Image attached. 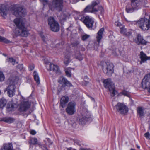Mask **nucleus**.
<instances>
[{
  "label": "nucleus",
  "instance_id": "obj_1",
  "mask_svg": "<svg viewBox=\"0 0 150 150\" xmlns=\"http://www.w3.org/2000/svg\"><path fill=\"white\" fill-rule=\"evenodd\" d=\"M14 22L17 27L16 29L17 34L23 37L28 36V31L26 28L24 26V24L21 22L20 18H17L15 19Z\"/></svg>",
  "mask_w": 150,
  "mask_h": 150
},
{
  "label": "nucleus",
  "instance_id": "obj_2",
  "mask_svg": "<svg viewBox=\"0 0 150 150\" xmlns=\"http://www.w3.org/2000/svg\"><path fill=\"white\" fill-rule=\"evenodd\" d=\"M18 80V78L15 77L13 79L12 77H10L8 80L9 85L5 89L4 91H7L8 96L10 97H12L15 95L16 88L15 85L17 83Z\"/></svg>",
  "mask_w": 150,
  "mask_h": 150
},
{
  "label": "nucleus",
  "instance_id": "obj_3",
  "mask_svg": "<svg viewBox=\"0 0 150 150\" xmlns=\"http://www.w3.org/2000/svg\"><path fill=\"white\" fill-rule=\"evenodd\" d=\"M137 24L143 30H148L150 28V15L149 19L145 18H141L137 21Z\"/></svg>",
  "mask_w": 150,
  "mask_h": 150
},
{
  "label": "nucleus",
  "instance_id": "obj_4",
  "mask_svg": "<svg viewBox=\"0 0 150 150\" xmlns=\"http://www.w3.org/2000/svg\"><path fill=\"white\" fill-rule=\"evenodd\" d=\"M63 3V0H53L51 4L49 5V7L52 11L56 10L60 11L62 10Z\"/></svg>",
  "mask_w": 150,
  "mask_h": 150
},
{
  "label": "nucleus",
  "instance_id": "obj_5",
  "mask_svg": "<svg viewBox=\"0 0 150 150\" xmlns=\"http://www.w3.org/2000/svg\"><path fill=\"white\" fill-rule=\"evenodd\" d=\"M104 86L105 88L108 89L110 92V95L114 96L115 95L116 91L115 90V87L113 83L110 79H108L103 81Z\"/></svg>",
  "mask_w": 150,
  "mask_h": 150
},
{
  "label": "nucleus",
  "instance_id": "obj_6",
  "mask_svg": "<svg viewBox=\"0 0 150 150\" xmlns=\"http://www.w3.org/2000/svg\"><path fill=\"white\" fill-rule=\"evenodd\" d=\"M48 23L50 30L54 32H57L59 30V26L58 22L53 17H50L48 19Z\"/></svg>",
  "mask_w": 150,
  "mask_h": 150
},
{
  "label": "nucleus",
  "instance_id": "obj_7",
  "mask_svg": "<svg viewBox=\"0 0 150 150\" xmlns=\"http://www.w3.org/2000/svg\"><path fill=\"white\" fill-rule=\"evenodd\" d=\"M114 66L111 63H105L103 66L104 72L107 75L110 76L114 73Z\"/></svg>",
  "mask_w": 150,
  "mask_h": 150
},
{
  "label": "nucleus",
  "instance_id": "obj_8",
  "mask_svg": "<svg viewBox=\"0 0 150 150\" xmlns=\"http://www.w3.org/2000/svg\"><path fill=\"white\" fill-rule=\"evenodd\" d=\"M83 112L82 113V117L79 119V123L82 125L84 124L85 122L88 121L91 117L90 113L86 109H83Z\"/></svg>",
  "mask_w": 150,
  "mask_h": 150
},
{
  "label": "nucleus",
  "instance_id": "obj_9",
  "mask_svg": "<svg viewBox=\"0 0 150 150\" xmlns=\"http://www.w3.org/2000/svg\"><path fill=\"white\" fill-rule=\"evenodd\" d=\"M117 111L122 114L126 113L128 111V108L123 103H118L115 106Z\"/></svg>",
  "mask_w": 150,
  "mask_h": 150
},
{
  "label": "nucleus",
  "instance_id": "obj_10",
  "mask_svg": "<svg viewBox=\"0 0 150 150\" xmlns=\"http://www.w3.org/2000/svg\"><path fill=\"white\" fill-rule=\"evenodd\" d=\"M25 9L21 7L15 8H14L13 14L16 16H23L26 13Z\"/></svg>",
  "mask_w": 150,
  "mask_h": 150
},
{
  "label": "nucleus",
  "instance_id": "obj_11",
  "mask_svg": "<svg viewBox=\"0 0 150 150\" xmlns=\"http://www.w3.org/2000/svg\"><path fill=\"white\" fill-rule=\"evenodd\" d=\"M76 105L74 102H69L66 109L67 113L69 115H72L75 112V106Z\"/></svg>",
  "mask_w": 150,
  "mask_h": 150
},
{
  "label": "nucleus",
  "instance_id": "obj_12",
  "mask_svg": "<svg viewBox=\"0 0 150 150\" xmlns=\"http://www.w3.org/2000/svg\"><path fill=\"white\" fill-rule=\"evenodd\" d=\"M142 87L146 89L150 86V74L146 75L142 80Z\"/></svg>",
  "mask_w": 150,
  "mask_h": 150
},
{
  "label": "nucleus",
  "instance_id": "obj_13",
  "mask_svg": "<svg viewBox=\"0 0 150 150\" xmlns=\"http://www.w3.org/2000/svg\"><path fill=\"white\" fill-rule=\"evenodd\" d=\"M83 22L88 28H91L93 27L94 21L93 18L87 16L84 18Z\"/></svg>",
  "mask_w": 150,
  "mask_h": 150
},
{
  "label": "nucleus",
  "instance_id": "obj_14",
  "mask_svg": "<svg viewBox=\"0 0 150 150\" xmlns=\"http://www.w3.org/2000/svg\"><path fill=\"white\" fill-rule=\"evenodd\" d=\"M30 106V103L28 101H24L21 102L19 107L21 111H25L28 109Z\"/></svg>",
  "mask_w": 150,
  "mask_h": 150
},
{
  "label": "nucleus",
  "instance_id": "obj_15",
  "mask_svg": "<svg viewBox=\"0 0 150 150\" xmlns=\"http://www.w3.org/2000/svg\"><path fill=\"white\" fill-rule=\"evenodd\" d=\"M58 82L62 84L63 86H72L71 83L67 79L63 77H60L58 80Z\"/></svg>",
  "mask_w": 150,
  "mask_h": 150
},
{
  "label": "nucleus",
  "instance_id": "obj_16",
  "mask_svg": "<svg viewBox=\"0 0 150 150\" xmlns=\"http://www.w3.org/2000/svg\"><path fill=\"white\" fill-rule=\"evenodd\" d=\"M143 0H131L132 6L136 10L140 8L142 5Z\"/></svg>",
  "mask_w": 150,
  "mask_h": 150
},
{
  "label": "nucleus",
  "instance_id": "obj_17",
  "mask_svg": "<svg viewBox=\"0 0 150 150\" xmlns=\"http://www.w3.org/2000/svg\"><path fill=\"white\" fill-rule=\"evenodd\" d=\"M135 42L139 45H145L146 43V42L143 39V37L140 35L138 34L137 37L134 40Z\"/></svg>",
  "mask_w": 150,
  "mask_h": 150
},
{
  "label": "nucleus",
  "instance_id": "obj_18",
  "mask_svg": "<svg viewBox=\"0 0 150 150\" xmlns=\"http://www.w3.org/2000/svg\"><path fill=\"white\" fill-rule=\"evenodd\" d=\"M139 56L141 60L140 62L141 64H142V63H144L147 60L150 59V57L147 56L142 51L140 52Z\"/></svg>",
  "mask_w": 150,
  "mask_h": 150
},
{
  "label": "nucleus",
  "instance_id": "obj_19",
  "mask_svg": "<svg viewBox=\"0 0 150 150\" xmlns=\"http://www.w3.org/2000/svg\"><path fill=\"white\" fill-rule=\"evenodd\" d=\"M8 10V8L6 5L2 4L0 6L1 15L4 17L6 16Z\"/></svg>",
  "mask_w": 150,
  "mask_h": 150
},
{
  "label": "nucleus",
  "instance_id": "obj_20",
  "mask_svg": "<svg viewBox=\"0 0 150 150\" xmlns=\"http://www.w3.org/2000/svg\"><path fill=\"white\" fill-rule=\"evenodd\" d=\"M69 98L68 96H64L62 97L60 100V104L61 106L64 108L65 106V105L69 101Z\"/></svg>",
  "mask_w": 150,
  "mask_h": 150
},
{
  "label": "nucleus",
  "instance_id": "obj_21",
  "mask_svg": "<svg viewBox=\"0 0 150 150\" xmlns=\"http://www.w3.org/2000/svg\"><path fill=\"white\" fill-rule=\"evenodd\" d=\"M50 69L51 71H52L56 73H60V71L59 67L54 64H50Z\"/></svg>",
  "mask_w": 150,
  "mask_h": 150
},
{
  "label": "nucleus",
  "instance_id": "obj_22",
  "mask_svg": "<svg viewBox=\"0 0 150 150\" xmlns=\"http://www.w3.org/2000/svg\"><path fill=\"white\" fill-rule=\"evenodd\" d=\"M84 11L86 12H90L94 13L97 12L98 10L91 5H90L86 7L84 9Z\"/></svg>",
  "mask_w": 150,
  "mask_h": 150
},
{
  "label": "nucleus",
  "instance_id": "obj_23",
  "mask_svg": "<svg viewBox=\"0 0 150 150\" xmlns=\"http://www.w3.org/2000/svg\"><path fill=\"white\" fill-rule=\"evenodd\" d=\"M13 148L11 143L5 144L3 145L1 150H13Z\"/></svg>",
  "mask_w": 150,
  "mask_h": 150
},
{
  "label": "nucleus",
  "instance_id": "obj_24",
  "mask_svg": "<svg viewBox=\"0 0 150 150\" xmlns=\"http://www.w3.org/2000/svg\"><path fill=\"white\" fill-rule=\"evenodd\" d=\"M137 115L140 117H143L145 114V113L144 112V108L142 107L137 108Z\"/></svg>",
  "mask_w": 150,
  "mask_h": 150
},
{
  "label": "nucleus",
  "instance_id": "obj_25",
  "mask_svg": "<svg viewBox=\"0 0 150 150\" xmlns=\"http://www.w3.org/2000/svg\"><path fill=\"white\" fill-rule=\"evenodd\" d=\"M120 32L121 33L128 36L132 34V32L131 31L127 30L124 27L120 28Z\"/></svg>",
  "mask_w": 150,
  "mask_h": 150
},
{
  "label": "nucleus",
  "instance_id": "obj_26",
  "mask_svg": "<svg viewBox=\"0 0 150 150\" xmlns=\"http://www.w3.org/2000/svg\"><path fill=\"white\" fill-rule=\"evenodd\" d=\"M104 31L103 28L100 29L97 33L98 35L97 37V41L98 43H99L100 40L102 37V34L103 32Z\"/></svg>",
  "mask_w": 150,
  "mask_h": 150
},
{
  "label": "nucleus",
  "instance_id": "obj_27",
  "mask_svg": "<svg viewBox=\"0 0 150 150\" xmlns=\"http://www.w3.org/2000/svg\"><path fill=\"white\" fill-rule=\"evenodd\" d=\"M135 8H134L132 5V4H127L126 7V11L127 13H130L132 12L134 10H135Z\"/></svg>",
  "mask_w": 150,
  "mask_h": 150
},
{
  "label": "nucleus",
  "instance_id": "obj_28",
  "mask_svg": "<svg viewBox=\"0 0 150 150\" xmlns=\"http://www.w3.org/2000/svg\"><path fill=\"white\" fill-rule=\"evenodd\" d=\"M33 75L35 81L38 84L40 83V80L38 73L36 71H34L33 73Z\"/></svg>",
  "mask_w": 150,
  "mask_h": 150
},
{
  "label": "nucleus",
  "instance_id": "obj_29",
  "mask_svg": "<svg viewBox=\"0 0 150 150\" xmlns=\"http://www.w3.org/2000/svg\"><path fill=\"white\" fill-rule=\"evenodd\" d=\"M30 144L33 145H35L38 144V141L37 138H30L28 141Z\"/></svg>",
  "mask_w": 150,
  "mask_h": 150
},
{
  "label": "nucleus",
  "instance_id": "obj_30",
  "mask_svg": "<svg viewBox=\"0 0 150 150\" xmlns=\"http://www.w3.org/2000/svg\"><path fill=\"white\" fill-rule=\"evenodd\" d=\"M14 119L10 117H6L4 118L2 120L7 123H11L13 122Z\"/></svg>",
  "mask_w": 150,
  "mask_h": 150
},
{
  "label": "nucleus",
  "instance_id": "obj_31",
  "mask_svg": "<svg viewBox=\"0 0 150 150\" xmlns=\"http://www.w3.org/2000/svg\"><path fill=\"white\" fill-rule=\"evenodd\" d=\"M75 56L76 58L79 60H81L83 59L82 55L80 53L79 51H76L75 52Z\"/></svg>",
  "mask_w": 150,
  "mask_h": 150
},
{
  "label": "nucleus",
  "instance_id": "obj_32",
  "mask_svg": "<svg viewBox=\"0 0 150 150\" xmlns=\"http://www.w3.org/2000/svg\"><path fill=\"white\" fill-rule=\"evenodd\" d=\"M7 103L6 100L3 98L0 99V108L4 107Z\"/></svg>",
  "mask_w": 150,
  "mask_h": 150
},
{
  "label": "nucleus",
  "instance_id": "obj_33",
  "mask_svg": "<svg viewBox=\"0 0 150 150\" xmlns=\"http://www.w3.org/2000/svg\"><path fill=\"white\" fill-rule=\"evenodd\" d=\"M70 54L68 53L64 57V63L67 65L70 62Z\"/></svg>",
  "mask_w": 150,
  "mask_h": 150
},
{
  "label": "nucleus",
  "instance_id": "obj_34",
  "mask_svg": "<svg viewBox=\"0 0 150 150\" xmlns=\"http://www.w3.org/2000/svg\"><path fill=\"white\" fill-rule=\"evenodd\" d=\"M0 42L6 43H8L11 42L9 40L4 37L0 36Z\"/></svg>",
  "mask_w": 150,
  "mask_h": 150
},
{
  "label": "nucleus",
  "instance_id": "obj_35",
  "mask_svg": "<svg viewBox=\"0 0 150 150\" xmlns=\"http://www.w3.org/2000/svg\"><path fill=\"white\" fill-rule=\"evenodd\" d=\"M67 17L68 16L66 14L62 13L60 17V19L62 21H64Z\"/></svg>",
  "mask_w": 150,
  "mask_h": 150
},
{
  "label": "nucleus",
  "instance_id": "obj_36",
  "mask_svg": "<svg viewBox=\"0 0 150 150\" xmlns=\"http://www.w3.org/2000/svg\"><path fill=\"white\" fill-rule=\"evenodd\" d=\"M7 108L8 110L11 111L13 109V106L11 103H10L7 105Z\"/></svg>",
  "mask_w": 150,
  "mask_h": 150
},
{
  "label": "nucleus",
  "instance_id": "obj_37",
  "mask_svg": "<svg viewBox=\"0 0 150 150\" xmlns=\"http://www.w3.org/2000/svg\"><path fill=\"white\" fill-rule=\"evenodd\" d=\"M7 61L12 63L13 65H14L15 63V60L13 58H9L7 59Z\"/></svg>",
  "mask_w": 150,
  "mask_h": 150
},
{
  "label": "nucleus",
  "instance_id": "obj_38",
  "mask_svg": "<svg viewBox=\"0 0 150 150\" xmlns=\"http://www.w3.org/2000/svg\"><path fill=\"white\" fill-rule=\"evenodd\" d=\"M4 76L3 73L0 71V82L4 81Z\"/></svg>",
  "mask_w": 150,
  "mask_h": 150
},
{
  "label": "nucleus",
  "instance_id": "obj_39",
  "mask_svg": "<svg viewBox=\"0 0 150 150\" xmlns=\"http://www.w3.org/2000/svg\"><path fill=\"white\" fill-rule=\"evenodd\" d=\"M121 93L124 95L126 96L127 97H129V92L125 90L123 91Z\"/></svg>",
  "mask_w": 150,
  "mask_h": 150
},
{
  "label": "nucleus",
  "instance_id": "obj_40",
  "mask_svg": "<svg viewBox=\"0 0 150 150\" xmlns=\"http://www.w3.org/2000/svg\"><path fill=\"white\" fill-rule=\"evenodd\" d=\"M18 69H19L20 71L23 70V65L22 64H19L17 66Z\"/></svg>",
  "mask_w": 150,
  "mask_h": 150
},
{
  "label": "nucleus",
  "instance_id": "obj_41",
  "mask_svg": "<svg viewBox=\"0 0 150 150\" xmlns=\"http://www.w3.org/2000/svg\"><path fill=\"white\" fill-rule=\"evenodd\" d=\"M69 68L68 69H65V73L66 74V75L68 77H71V74L70 72L68 71V69H69Z\"/></svg>",
  "mask_w": 150,
  "mask_h": 150
},
{
  "label": "nucleus",
  "instance_id": "obj_42",
  "mask_svg": "<svg viewBox=\"0 0 150 150\" xmlns=\"http://www.w3.org/2000/svg\"><path fill=\"white\" fill-rule=\"evenodd\" d=\"M89 37V35H85L83 36L82 38V39L84 41L86 39H87V38H88Z\"/></svg>",
  "mask_w": 150,
  "mask_h": 150
},
{
  "label": "nucleus",
  "instance_id": "obj_43",
  "mask_svg": "<svg viewBox=\"0 0 150 150\" xmlns=\"http://www.w3.org/2000/svg\"><path fill=\"white\" fill-rule=\"evenodd\" d=\"M98 3L96 1H94L92 2V4L91 5L94 8L95 6L98 5Z\"/></svg>",
  "mask_w": 150,
  "mask_h": 150
},
{
  "label": "nucleus",
  "instance_id": "obj_44",
  "mask_svg": "<svg viewBox=\"0 0 150 150\" xmlns=\"http://www.w3.org/2000/svg\"><path fill=\"white\" fill-rule=\"evenodd\" d=\"M41 1L44 6L47 5V4L48 1L47 0H41Z\"/></svg>",
  "mask_w": 150,
  "mask_h": 150
},
{
  "label": "nucleus",
  "instance_id": "obj_45",
  "mask_svg": "<svg viewBox=\"0 0 150 150\" xmlns=\"http://www.w3.org/2000/svg\"><path fill=\"white\" fill-rule=\"evenodd\" d=\"M79 44V42L78 41L75 42L73 43V45L74 46H76Z\"/></svg>",
  "mask_w": 150,
  "mask_h": 150
},
{
  "label": "nucleus",
  "instance_id": "obj_46",
  "mask_svg": "<svg viewBox=\"0 0 150 150\" xmlns=\"http://www.w3.org/2000/svg\"><path fill=\"white\" fill-rule=\"evenodd\" d=\"M34 65H30L29 67V70L30 71H31L34 69Z\"/></svg>",
  "mask_w": 150,
  "mask_h": 150
},
{
  "label": "nucleus",
  "instance_id": "obj_47",
  "mask_svg": "<svg viewBox=\"0 0 150 150\" xmlns=\"http://www.w3.org/2000/svg\"><path fill=\"white\" fill-rule=\"evenodd\" d=\"M42 38L44 42L47 43V39L46 37H45L44 36H42Z\"/></svg>",
  "mask_w": 150,
  "mask_h": 150
},
{
  "label": "nucleus",
  "instance_id": "obj_48",
  "mask_svg": "<svg viewBox=\"0 0 150 150\" xmlns=\"http://www.w3.org/2000/svg\"><path fill=\"white\" fill-rule=\"evenodd\" d=\"M145 137L146 138H149L150 136V134L149 132H147L144 134Z\"/></svg>",
  "mask_w": 150,
  "mask_h": 150
},
{
  "label": "nucleus",
  "instance_id": "obj_49",
  "mask_svg": "<svg viewBox=\"0 0 150 150\" xmlns=\"http://www.w3.org/2000/svg\"><path fill=\"white\" fill-rule=\"evenodd\" d=\"M36 133V132L34 130H32L30 132V134L33 135H35Z\"/></svg>",
  "mask_w": 150,
  "mask_h": 150
},
{
  "label": "nucleus",
  "instance_id": "obj_50",
  "mask_svg": "<svg viewBox=\"0 0 150 150\" xmlns=\"http://www.w3.org/2000/svg\"><path fill=\"white\" fill-rule=\"evenodd\" d=\"M88 83V82L87 81H84L83 82V84L85 86H86Z\"/></svg>",
  "mask_w": 150,
  "mask_h": 150
},
{
  "label": "nucleus",
  "instance_id": "obj_51",
  "mask_svg": "<svg viewBox=\"0 0 150 150\" xmlns=\"http://www.w3.org/2000/svg\"><path fill=\"white\" fill-rule=\"evenodd\" d=\"M148 91L150 93V86L148 87Z\"/></svg>",
  "mask_w": 150,
  "mask_h": 150
},
{
  "label": "nucleus",
  "instance_id": "obj_52",
  "mask_svg": "<svg viewBox=\"0 0 150 150\" xmlns=\"http://www.w3.org/2000/svg\"><path fill=\"white\" fill-rule=\"evenodd\" d=\"M137 147L138 149H139L140 148V147L139 146H138V145H137Z\"/></svg>",
  "mask_w": 150,
  "mask_h": 150
},
{
  "label": "nucleus",
  "instance_id": "obj_53",
  "mask_svg": "<svg viewBox=\"0 0 150 150\" xmlns=\"http://www.w3.org/2000/svg\"><path fill=\"white\" fill-rule=\"evenodd\" d=\"M125 20H126L128 22H130V21H128V20H127L126 19H125Z\"/></svg>",
  "mask_w": 150,
  "mask_h": 150
}]
</instances>
